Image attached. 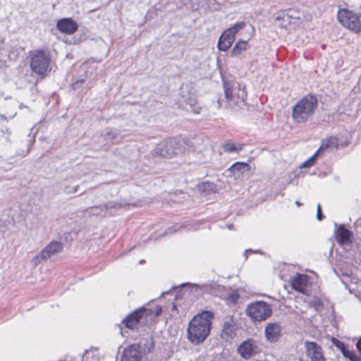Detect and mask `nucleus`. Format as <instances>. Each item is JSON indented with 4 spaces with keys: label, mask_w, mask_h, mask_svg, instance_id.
Here are the masks:
<instances>
[{
    "label": "nucleus",
    "mask_w": 361,
    "mask_h": 361,
    "mask_svg": "<svg viewBox=\"0 0 361 361\" xmlns=\"http://www.w3.org/2000/svg\"><path fill=\"white\" fill-rule=\"evenodd\" d=\"M50 58L42 51H35L31 54L30 68L32 72L35 73L41 78L45 77L49 71Z\"/></svg>",
    "instance_id": "6"
},
{
    "label": "nucleus",
    "mask_w": 361,
    "mask_h": 361,
    "mask_svg": "<svg viewBox=\"0 0 361 361\" xmlns=\"http://www.w3.org/2000/svg\"><path fill=\"white\" fill-rule=\"evenodd\" d=\"M100 210L102 211V208L100 207H91L90 209V213H91L92 214H95V215H100L101 214Z\"/></svg>",
    "instance_id": "34"
},
{
    "label": "nucleus",
    "mask_w": 361,
    "mask_h": 361,
    "mask_svg": "<svg viewBox=\"0 0 361 361\" xmlns=\"http://www.w3.org/2000/svg\"><path fill=\"white\" fill-rule=\"evenodd\" d=\"M149 310H145V307L135 310L133 313L127 317L123 323L127 328L133 329L140 322L147 318Z\"/></svg>",
    "instance_id": "10"
},
{
    "label": "nucleus",
    "mask_w": 361,
    "mask_h": 361,
    "mask_svg": "<svg viewBox=\"0 0 361 361\" xmlns=\"http://www.w3.org/2000/svg\"><path fill=\"white\" fill-rule=\"evenodd\" d=\"M117 132L110 128L104 129L101 133L104 141H112L117 137Z\"/></svg>",
    "instance_id": "21"
},
{
    "label": "nucleus",
    "mask_w": 361,
    "mask_h": 361,
    "mask_svg": "<svg viewBox=\"0 0 361 361\" xmlns=\"http://www.w3.org/2000/svg\"><path fill=\"white\" fill-rule=\"evenodd\" d=\"M237 329L236 324L232 317L228 316L224 318L222 326L221 336L226 338H231L235 335Z\"/></svg>",
    "instance_id": "12"
},
{
    "label": "nucleus",
    "mask_w": 361,
    "mask_h": 361,
    "mask_svg": "<svg viewBox=\"0 0 361 361\" xmlns=\"http://www.w3.org/2000/svg\"><path fill=\"white\" fill-rule=\"evenodd\" d=\"M353 361H361V358L357 357Z\"/></svg>",
    "instance_id": "39"
},
{
    "label": "nucleus",
    "mask_w": 361,
    "mask_h": 361,
    "mask_svg": "<svg viewBox=\"0 0 361 361\" xmlns=\"http://www.w3.org/2000/svg\"><path fill=\"white\" fill-rule=\"evenodd\" d=\"M352 235V233L343 225H340L336 231V240L341 244L350 242Z\"/></svg>",
    "instance_id": "20"
},
{
    "label": "nucleus",
    "mask_w": 361,
    "mask_h": 361,
    "mask_svg": "<svg viewBox=\"0 0 361 361\" xmlns=\"http://www.w3.org/2000/svg\"><path fill=\"white\" fill-rule=\"evenodd\" d=\"M225 96L228 106L233 111H237L245 106L247 92L244 86L233 83L231 86L225 85Z\"/></svg>",
    "instance_id": "4"
},
{
    "label": "nucleus",
    "mask_w": 361,
    "mask_h": 361,
    "mask_svg": "<svg viewBox=\"0 0 361 361\" xmlns=\"http://www.w3.org/2000/svg\"><path fill=\"white\" fill-rule=\"evenodd\" d=\"M336 346L341 350L342 353L345 350L344 343L341 341H337Z\"/></svg>",
    "instance_id": "36"
},
{
    "label": "nucleus",
    "mask_w": 361,
    "mask_h": 361,
    "mask_svg": "<svg viewBox=\"0 0 361 361\" xmlns=\"http://www.w3.org/2000/svg\"><path fill=\"white\" fill-rule=\"evenodd\" d=\"M82 361H99V358L92 350H86L82 356Z\"/></svg>",
    "instance_id": "27"
},
{
    "label": "nucleus",
    "mask_w": 361,
    "mask_h": 361,
    "mask_svg": "<svg viewBox=\"0 0 361 361\" xmlns=\"http://www.w3.org/2000/svg\"><path fill=\"white\" fill-rule=\"evenodd\" d=\"M213 318L214 313L209 311H202L193 317L188 327V338L192 343L200 344L207 338Z\"/></svg>",
    "instance_id": "1"
},
{
    "label": "nucleus",
    "mask_w": 361,
    "mask_h": 361,
    "mask_svg": "<svg viewBox=\"0 0 361 361\" xmlns=\"http://www.w3.org/2000/svg\"><path fill=\"white\" fill-rule=\"evenodd\" d=\"M240 296L236 292H232L228 295V300L233 303H236Z\"/></svg>",
    "instance_id": "32"
},
{
    "label": "nucleus",
    "mask_w": 361,
    "mask_h": 361,
    "mask_svg": "<svg viewBox=\"0 0 361 361\" xmlns=\"http://www.w3.org/2000/svg\"><path fill=\"white\" fill-rule=\"evenodd\" d=\"M311 303L315 307L317 310L322 308L323 302L322 300L318 297H314L311 301Z\"/></svg>",
    "instance_id": "30"
},
{
    "label": "nucleus",
    "mask_w": 361,
    "mask_h": 361,
    "mask_svg": "<svg viewBox=\"0 0 361 361\" xmlns=\"http://www.w3.org/2000/svg\"><path fill=\"white\" fill-rule=\"evenodd\" d=\"M281 16H276V17L275 18V20L278 21V20H281Z\"/></svg>",
    "instance_id": "38"
},
{
    "label": "nucleus",
    "mask_w": 361,
    "mask_h": 361,
    "mask_svg": "<svg viewBox=\"0 0 361 361\" xmlns=\"http://www.w3.org/2000/svg\"><path fill=\"white\" fill-rule=\"evenodd\" d=\"M245 26V23L244 22H240L236 23L233 27L228 28V32H231L234 36L235 34L240 30L243 29Z\"/></svg>",
    "instance_id": "28"
},
{
    "label": "nucleus",
    "mask_w": 361,
    "mask_h": 361,
    "mask_svg": "<svg viewBox=\"0 0 361 361\" xmlns=\"http://www.w3.org/2000/svg\"><path fill=\"white\" fill-rule=\"evenodd\" d=\"M234 39L235 36L231 32H228V30H225L219 39V49L221 51H227L231 47Z\"/></svg>",
    "instance_id": "18"
},
{
    "label": "nucleus",
    "mask_w": 361,
    "mask_h": 361,
    "mask_svg": "<svg viewBox=\"0 0 361 361\" xmlns=\"http://www.w3.org/2000/svg\"><path fill=\"white\" fill-rule=\"evenodd\" d=\"M56 27L63 33L71 35L78 30L77 23L71 18H63L58 21Z\"/></svg>",
    "instance_id": "15"
},
{
    "label": "nucleus",
    "mask_w": 361,
    "mask_h": 361,
    "mask_svg": "<svg viewBox=\"0 0 361 361\" xmlns=\"http://www.w3.org/2000/svg\"><path fill=\"white\" fill-rule=\"evenodd\" d=\"M152 348H153V344H152V343H151V347H149V348H148V350H150V349H151Z\"/></svg>",
    "instance_id": "41"
},
{
    "label": "nucleus",
    "mask_w": 361,
    "mask_h": 361,
    "mask_svg": "<svg viewBox=\"0 0 361 361\" xmlns=\"http://www.w3.org/2000/svg\"><path fill=\"white\" fill-rule=\"evenodd\" d=\"M318 155L319 154H316L315 153L312 157H311L308 160H307L302 164L301 168H308L312 166L314 163L315 157Z\"/></svg>",
    "instance_id": "31"
},
{
    "label": "nucleus",
    "mask_w": 361,
    "mask_h": 361,
    "mask_svg": "<svg viewBox=\"0 0 361 361\" xmlns=\"http://www.w3.org/2000/svg\"><path fill=\"white\" fill-rule=\"evenodd\" d=\"M248 168V165L245 163L237 162L233 164L230 168L229 171L233 173L240 172L243 173Z\"/></svg>",
    "instance_id": "25"
},
{
    "label": "nucleus",
    "mask_w": 361,
    "mask_h": 361,
    "mask_svg": "<svg viewBox=\"0 0 361 361\" xmlns=\"http://www.w3.org/2000/svg\"><path fill=\"white\" fill-rule=\"evenodd\" d=\"M245 313L253 322H262L271 316V306L263 301H257L247 305Z\"/></svg>",
    "instance_id": "5"
},
{
    "label": "nucleus",
    "mask_w": 361,
    "mask_h": 361,
    "mask_svg": "<svg viewBox=\"0 0 361 361\" xmlns=\"http://www.w3.org/2000/svg\"><path fill=\"white\" fill-rule=\"evenodd\" d=\"M186 104L189 106L187 109L188 111H191L195 114H199L201 110V107L197 104V100L193 97H190L186 100Z\"/></svg>",
    "instance_id": "23"
},
{
    "label": "nucleus",
    "mask_w": 361,
    "mask_h": 361,
    "mask_svg": "<svg viewBox=\"0 0 361 361\" xmlns=\"http://www.w3.org/2000/svg\"><path fill=\"white\" fill-rule=\"evenodd\" d=\"M342 353L345 357H348L352 361H353L357 357L354 354V353L346 349L343 350Z\"/></svg>",
    "instance_id": "33"
},
{
    "label": "nucleus",
    "mask_w": 361,
    "mask_h": 361,
    "mask_svg": "<svg viewBox=\"0 0 361 361\" xmlns=\"http://www.w3.org/2000/svg\"><path fill=\"white\" fill-rule=\"evenodd\" d=\"M149 310H145V307L135 310L133 313L127 317L123 323L127 328L133 329L140 322L147 318Z\"/></svg>",
    "instance_id": "9"
},
{
    "label": "nucleus",
    "mask_w": 361,
    "mask_h": 361,
    "mask_svg": "<svg viewBox=\"0 0 361 361\" xmlns=\"http://www.w3.org/2000/svg\"><path fill=\"white\" fill-rule=\"evenodd\" d=\"M145 310H149L147 317L150 318L157 317L161 313V308L159 306H157L154 310L147 308H145Z\"/></svg>",
    "instance_id": "29"
},
{
    "label": "nucleus",
    "mask_w": 361,
    "mask_h": 361,
    "mask_svg": "<svg viewBox=\"0 0 361 361\" xmlns=\"http://www.w3.org/2000/svg\"><path fill=\"white\" fill-rule=\"evenodd\" d=\"M318 106L317 99L312 94L301 98L293 107L292 116L296 123H305L315 113Z\"/></svg>",
    "instance_id": "2"
},
{
    "label": "nucleus",
    "mask_w": 361,
    "mask_h": 361,
    "mask_svg": "<svg viewBox=\"0 0 361 361\" xmlns=\"http://www.w3.org/2000/svg\"><path fill=\"white\" fill-rule=\"evenodd\" d=\"M338 147V140L336 137H329L323 140L321 146L316 152V154H319L320 152L327 151L331 152L337 149Z\"/></svg>",
    "instance_id": "17"
},
{
    "label": "nucleus",
    "mask_w": 361,
    "mask_h": 361,
    "mask_svg": "<svg viewBox=\"0 0 361 361\" xmlns=\"http://www.w3.org/2000/svg\"><path fill=\"white\" fill-rule=\"evenodd\" d=\"M295 204L298 205V206H300L301 205V203L299 202L298 201H296Z\"/></svg>",
    "instance_id": "40"
},
{
    "label": "nucleus",
    "mask_w": 361,
    "mask_h": 361,
    "mask_svg": "<svg viewBox=\"0 0 361 361\" xmlns=\"http://www.w3.org/2000/svg\"><path fill=\"white\" fill-rule=\"evenodd\" d=\"M247 48V43L246 41L241 40L236 43L235 47H233L231 56H236L240 55L243 51L246 50Z\"/></svg>",
    "instance_id": "22"
},
{
    "label": "nucleus",
    "mask_w": 361,
    "mask_h": 361,
    "mask_svg": "<svg viewBox=\"0 0 361 361\" xmlns=\"http://www.w3.org/2000/svg\"><path fill=\"white\" fill-rule=\"evenodd\" d=\"M238 351L243 357L247 359L255 354L256 349L252 342L249 340L243 342L238 347Z\"/></svg>",
    "instance_id": "19"
},
{
    "label": "nucleus",
    "mask_w": 361,
    "mask_h": 361,
    "mask_svg": "<svg viewBox=\"0 0 361 361\" xmlns=\"http://www.w3.org/2000/svg\"><path fill=\"white\" fill-rule=\"evenodd\" d=\"M184 140L169 138L162 140L151 152L152 158L159 157L163 158H172L173 156L182 152L185 148Z\"/></svg>",
    "instance_id": "3"
},
{
    "label": "nucleus",
    "mask_w": 361,
    "mask_h": 361,
    "mask_svg": "<svg viewBox=\"0 0 361 361\" xmlns=\"http://www.w3.org/2000/svg\"><path fill=\"white\" fill-rule=\"evenodd\" d=\"M299 361H302V360H300Z\"/></svg>",
    "instance_id": "42"
},
{
    "label": "nucleus",
    "mask_w": 361,
    "mask_h": 361,
    "mask_svg": "<svg viewBox=\"0 0 361 361\" xmlns=\"http://www.w3.org/2000/svg\"><path fill=\"white\" fill-rule=\"evenodd\" d=\"M63 247V245L61 242L52 240L35 255L30 262L34 267H37L42 261L47 260L51 256L61 252Z\"/></svg>",
    "instance_id": "7"
},
{
    "label": "nucleus",
    "mask_w": 361,
    "mask_h": 361,
    "mask_svg": "<svg viewBox=\"0 0 361 361\" xmlns=\"http://www.w3.org/2000/svg\"><path fill=\"white\" fill-rule=\"evenodd\" d=\"M79 188L78 185H71L70 183H65L63 185V191L66 195H71L78 192Z\"/></svg>",
    "instance_id": "26"
},
{
    "label": "nucleus",
    "mask_w": 361,
    "mask_h": 361,
    "mask_svg": "<svg viewBox=\"0 0 361 361\" xmlns=\"http://www.w3.org/2000/svg\"><path fill=\"white\" fill-rule=\"evenodd\" d=\"M281 327L278 323H269L265 328V335L268 341L274 342L281 336Z\"/></svg>",
    "instance_id": "16"
},
{
    "label": "nucleus",
    "mask_w": 361,
    "mask_h": 361,
    "mask_svg": "<svg viewBox=\"0 0 361 361\" xmlns=\"http://www.w3.org/2000/svg\"><path fill=\"white\" fill-rule=\"evenodd\" d=\"M305 348L307 355L310 361H324L322 353V348L316 343L307 342Z\"/></svg>",
    "instance_id": "11"
},
{
    "label": "nucleus",
    "mask_w": 361,
    "mask_h": 361,
    "mask_svg": "<svg viewBox=\"0 0 361 361\" xmlns=\"http://www.w3.org/2000/svg\"><path fill=\"white\" fill-rule=\"evenodd\" d=\"M323 218H324V216L322 215V213L321 205L319 204H318L317 207V219L319 221H322Z\"/></svg>",
    "instance_id": "35"
},
{
    "label": "nucleus",
    "mask_w": 361,
    "mask_h": 361,
    "mask_svg": "<svg viewBox=\"0 0 361 361\" xmlns=\"http://www.w3.org/2000/svg\"><path fill=\"white\" fill-rule=\"evenodd\" d=\"M308 276L305 274H296L291 278L292 288L303 294L306 292Z\"/></svg>",
    "instance_id": "14"
},
{
    "label": "nucleus",
    "mask_w": 361,
    "mask_h": 361,
    "mask_svg": "<svg viewBox=\"0 0 361 361\" xmlns=\"http://www.w3.org/2000/svg\"><path fill=\"white\" fill-rule=\"evenodd\" d=\"M338 21L345 27L355 32L361 30V23L358 16L348 10H341L337 16Z\"/></svg>",
    "instance_id": "8"
},
{
    "label": "nucleus",
    "mask_w": 361,
    "mask_h": 361,
    "mask_svg": "<svg viewBox=\"0 0 361 361\" xmlns=\"http://www.w3.org/2000/svg\"><path fill=\"white\" fill-rule=\"evenodd\" d=\"M141 357L140 347L134 344L124 350L121 361H140Z\"/></svg>",
    "instance_id": "13"
},
{
    "label": "nucleus",
    "mask_w": 361,
    "mask_h": 361,
    "mask_svg": "<svg viewBox=\"0 0 361 361\" xmlns=\"http://www.w3.org/2000/svg\"><path fill=\"white\" fill-rule=\"evenodd\" d=\"M84 80H77L73 84V88H77L79 85H81L84 82Z\"/></svg>",
    "instance_id": "37"
},
{
    "label": "nucleus",
    "mask_w": 361,
    "mask_h": 361,
    "mask_svg": "<svg viewBox=\"0 0 361 361\" xmlns=\"http://www.w3.org/2000/svg\"><path fill=\"white\" fill-rule=\"evenodd\" d=\"M243 148V144L235 145L231 142H228L223 145L224 150L227 152H238V151L242 150Z\"/></svg>",
    "instance_id": "24"
}]
</instances>
